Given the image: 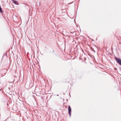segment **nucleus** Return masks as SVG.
<instances>
[{
	"instance_id": "20e7f679",
	"label": "nucleus",
	"mask_w": 121,
	"mask_h": 121,
	"mask_svg": "<svg viewBox=\"0 0 121 121\" xmlns=\"http://www.w3.org/2000/svg\"><path fill=\"white\" fill-rule=\"evenodd\" d=\"M0 12L2 13H3V11L2 8H1V6H0Z\"/></svg>"
},
{
	"instance_id": "39448f33",
	"label": "nucleus",
	"mask_w": 121,
	"mask_h": 121,
	"mask_svg": "<svg viewBox=\"0 0 121 121\" xmlns=\"http://www.w3.org/2000/svg\"><path fill=\"white\" fill-rule=\"evenodd\" d=\"M90 48L91 49V50L93 51L94 52H95V51L94 50V48H92V47H91Z\"/></svg>"
},
{
	"instance_id": "f03ea898",
	"label": "nucleus",
	"mask_w": 121,
	"mask_h": 121,
	"mask_svg": "<svg viewBox=\"0 0 121 121\" xmlns=\"http://www.w3.org/2000/svg\"><path fill=\"white\" fill-rule=\"evenodd\" d=\"M68 111L70 117L71 115V109L69 105L68 106Z\"/></svg>"
},
{
	"instance_id": "f257e3e1",
	"label": "nucleus",
	"mask_w": 121,
	"mask_h": 121,
	"mask_svg": "<svg viewBox=\"0 0 121 121\" xmlns=\"http://www.w3.org/2000/svg\"><path fill=\"white\" fill-rule=\"evenodd\" d=\"M114 59L119 64V65H121V59L119 58L115 57Z\"/></svg>"
},
{
	"instance_id": "7ed1b4c3",
	"label": "nucleus",
	"mask_w": 121,
	"mask_h": 121,
	"mask_svg": "<svg viewBox=\"0 0 121 121\" xmlns=\"http://www.w3.org/2000/svg\"><path fill=\"white\" fill-rule=\"evenodd\" d=\"M12 1L15 4L17 5L18 4V2L17 1L14 0H12Z\"/></svg>"
}]
</instances>
